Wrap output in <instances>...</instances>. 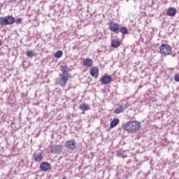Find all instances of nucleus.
Segmentation results:
<instances>
[{"label": "nucleus", "instance_id": "obj_19", "mask_svg": "<svg viewBox=\"0 0 179 179\" xmlns=\"http://www.w3.org/2000/svg\"><path fill=\"white\" fill-rule=\"evenodd\" d=\"M63 54L64 53L62 52V50H59L55 53V58H61V57H62Z\"/></svg>", "mask_w": 179, "mask_h": 179}, {"label": "nucleus", "instance_id": "obj_11", "mask_svg": "<svg viewBox=\"0 0 179 179\" xmlns=\"http://www.w3.org/2000/svg\"><path fill=\"white\" fill-rule=\"evenodd\" d=\"M83 66H86L87 68H91L93 65V59L90 58H85L83 62Z\"/></svg>", "mask_w": 179, "mask_h": 179}, {"label": "nucleus", "instance_id": "obj_20", "mask_svg": "<svg viewBox=\"0 0 179 179\" xmlns=\"http://www.w3.org/2000/svg\"><path fill=\"white\" fill-rule=\"evenodd\" d=\"M27 57L29 58H33V57H34V52L33 50H28L27 52Z\"/></svg>", "mask_w": 179, "mask_h": 179}, {"label": "nucleus", "instance_id": "obj_6", "mask_svg": "<svg viewBox=\"0 0 179 179\" xmlns=\"http://www.w3.org/2000/svg\"><path fill=\"white\" fill-rule=\"evenodd\" d=\"M120 27L121 25L117 22H112L109 25V30L115 33V34H120Z\"/></svg>", "mask_w": 179, "mask_h": 179}, {"label": "nucleus", "instance_id": "obj_25", "mask_svg": "<svg viewBox=\"0 0 179 179\" xmlns=\"http://www.w3.org/2000/svg\"><path fill=\"white\" fill-rule=\"evenodd\" d=\"M13 124H15V122H11V125H13Z\"/></svg>", "mask_w": 179, "mask_h": 179}, {"label": "nucleus", "instance_id": "obj_9", "mask_svg": "<svg viewBox=\"0 0 179 179\" xmlns=\"http://www.w3.org/2000/svg\"><path fill=\"white\" fill-rule=\"evenodd\" d=\"M62 152V145H53L50 148V153L58 155Z\"/></svg>", "mask_w": 179, "mask_h": 179}, {"label": "nucleus", "instance_id": "obj_24", "mask_svg": "<svg viewBox=\"0 0 179 179\" xmlns=\"http://www.w3.org/2000/svg\"><path fill=\"white\" fill-rule=\"evenodd\" d=\"M0 45H2V41L0 40Z\"/></svg>", "mask_w": 179, "mask_h": 179}, {"label": "nucleus", "instance_id": "obj_16", "mask_svg": "<svg viewBox=\"0 0 179 179\" xmlns=\"http://www.w3.org/2000/svg\"><path fill=\"white\" fill-rule=\"evenodd\" d=\"M119 33H121L122 34H123V36H126V34H128L129 33L128 28H127L126 27H122L120 25V27L119 29Z\"/></svg>", "mask_w": 179, "mask_h": 179}, {"label": "nucleus", "instance_id": "obj_8", "mask_svg": "<svg viewBox=\"0 0 179 179\" xmlns=\"http://www.w3.org/2000/svg\"><path fill=\"white\" fill-rule=\"evenodd\" d=\"M40 170H41V171H50L52 170L51 168V164H50V163L48 162H42L39 166Z\"/></svg>", "mask_w": 179, "mask_h": 179}, {"label": "nucleus", "instance_id": "obj_17", "mask_svg": "<svg viewBox=\"0 0 179 179\" xmlns=\"http://www.w3.org/2000/svg\"><path fill=\"white\" fill-rule=\"evenodd\" d=\"M120 124V119H114L110 124V128H115Z\"/></svg>", "mask_w": 179, "mask_h": 179}, {"label": "nucleus", "instance_id": "obj_12", "mask_svg": "<svg viewBox=\"0 0 179 179\" xmlns=\"http://www.w3.org/2000/svg\"><path fill=\"white\" fill-rule=\"evenodd\" d=\"M113 78H111L110 76L107 75L101 78V82L102 85H108L109 82H111Z\"/></svg>", "mask_w": 179, "mask_h": 179}, {"label": "nucleus", "instance_id": "obj_14", "mask_svg": "<svg viewBox=\"0 0 179 179\" xmlns=\"http://www.w3.org/2000/svg\"><path fill=\"white\" fill-rule=\"evenodd\" d=\"M168 16H176L177 15V9L174 7H170L167 10Z\"/></svg>", "mask_w": 179, "mask_h": 179}, {"label": "nucleus", "instance_id": "obj_22", "mask_svg": "<svg viewBox=\"0 0 179 179\" xmlns=\"http://www.w3.org/2000/svg\"><path fill=\"white\" fill-rule=\"evenodd\" d=\"M22 22L23 20L22 18H17V20L15 19V23H16V24H22Z\"/></svg>", "mask_w": 179, "mask_h": 179}, {"label": "nucleus", "instance_id": "obj_1", "mask_svg": "<svg viewBox=\"0 0 179 179\" xmlns=\"http://www.w3.org/2000/svg\"><path fill=\"white\" fill-rule=\"evenodd\" d=\"M69 68L67 65H62L60 66L61 73L59 75V83L62 87H65V85L69 80Z\"/></svg>", "mask_w": 179, "mask_h": 179}, {"label": "nucleus", "instance_id": "obj_2", "mask_svg": "<svg viewBox=\"0 0 179 179\" xmlns=\"http://www.w3.org/2000/svg\"><path fill=\"white\" fill-rule=\"evenodd\" d=\"M141 128V122L129 121L124 124V129L127 132H135Z\"/></svg>", "mask_w": 179, "mask_h": 179}, {"label": "nucleus", "instance_id": "obj_21", "mask_svg": "<svg viewBox=\"0 0 179 179\" xmlns=\"http://www.w3.org/2000/svg\"><path fill=\"white\" fill-rule=\"evenodd\" d=\"M117 157H123L125 158L127 157V155L124 156V154L122 152L117 151L116 153Z\"/></svg>", "mask_w": 179, "mask_h": 179}, {"label": "nucleus", "instance_id": "obj_15", "mask_svg": "<svg viewBox=\"0 0 179 179\" xmlns=\"http://www.w3.org/2000/svg\"><path fill=\"white\" fill-rule=\"evenodd\" d=\"M121 45V42H120L117 39H114L113 41H111V47L113 48H118Z\"/></svg>", "mask_w": 179, "mask_h": 179}, {"label": "nucleus", "instance_id": "obj_13", "mask_svg": "<svg viewBox=\"0 0 179 179\" xmlns=\"http://www.w3.org/2000/svg\"><path fill=\"white\" fill-rule=\"evenodd\" d=\"M34 160L37 162H42L43 155H41V152H35L34 154Z\"/></svg>", "mask_w": 179, "mask_h": 179}, {"label": "nucleus", "instance_id": "obj_4", "mask_svg": "<svg viewBox=\"0 0 179 179\" xmlns=\"http://www.w3.org/2000/svg\"><path fill=\"white\" fill-rule=\"evenodd\" d=\"M172 50L173 48L169 44H162L159 47L160 54H162L164 57L170 55V54H171Z\"/></svg>", "mask_w": 179, "mask_h": 179}, {"label": "nucleus", "instance_id": "obj_5", "mask_svg": "<svg viewBox=\"0 0 179 179\" xmlns=\"http://www.w3.org/2000/svg\"><path fill=\"white\" fill-rule=\"evenodd\" d=\"M128 108V105L127 102H122V103H119L117 105L114 113L115 114H121V113H124L125 110Z\"/></svg>", "mask_w": 179, "mask_h": 179}, {"label": "nucleus", "instance_id": "obj_10", "mask_svg": "<svg viewBox=\"0 0 179 179\" xmlns=\"http://www.w3.org/2000/svg\"><path fill=\"white\" fill-rule=\"evenodd\" d=\"M90 73L93 78H99V68L93 66L90 69Z\"/></svg>", "mask_w": 179, "mask_h": 179}, {"label": "nucleus", "instance_id": "obj_18", "mask_svg": "<svg viewBox=\"0 0 179 179\" xmlns=\"http://www.w3.org/2000/svg\"><path fill=\"white\" fill-rule=\"evenodd\" d=\"M79 108L80 110H81L82 111H87V110L90 109V106H89L88 104L86 103H81L79 106Z\"/></svg>", "mask_w": 179, "mask_h": 179}, {"label": "nucleus", "instance_id": "obj_7", "mask_svg": "<svg viewBox=\"0 0 179 179\" xmlns=\"http://www.w3.org/2000/svg\"><path fill=\"white\" fill-rule=\"evenodd\" d=\"M64 146L66 149H69V150H74V149H76V146H78V143L75 141V140H68L66 141Z\"/></svg>", "mask_w": 179, "mask_h": 179}, {"label": "nucleus", "instance_id": "obj_23", "mask_svg": "<svg viewBox=\"0 0 179 179\" xmlns=\"http://www.w3.org/2000/svg\"><path fill=\"white\" fill-rule=\"evenodd\" d=\"M173 78L175 82H179V73L175 74Z\"/></svg>", "mask_w": 179, "mask_h": 179}, {"label": "nucleus", "instance_id": "obj_3", "mask_svg": "<svg viewBox=\"0 0 179 179\" xmlns=\"http://www.w3.org/2000/svg\"><path fill=\"white\" fill-rule=\"evenodd\" d=\"M15 23V18L12 15L0 17L1 26H10Z\"/></svg>", "mask_w": 179, "mask_h": 179}]
</instances>
